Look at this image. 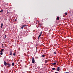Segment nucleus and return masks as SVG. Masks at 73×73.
<instances>
[{
  "label": "nucleus",
  "mask_w": 73,
  "mask_h": 73,
  "mask_svg": "<svg viewBox=\"0 0 73 73\" xmlns=\"http://www.w3.org/2000/svg\"><path fill=\"white\" fill-rule=\"evenodd\" d=\"M35 58L34 57H33L32 59V63L33 64H34L35 63Z\"/></svg>",
  "instance_id": "1"
},
{
  "label": "nucleus",
  "mask_w": 73,
  "mask_h": 73,
  "mask_svg": "<svg viewBox=\"0 0 73 73\" xmlns=\"http://www.w3.org/2000/svg\"><path fill=\"white\" fill-rule=\"evenodd\" d=\"M7 66L8 67H10V66H11V64H10L9 63H8L7 64Z\"/></svg>",
  "instance_id": "2"
},
{
  "label": "nucleus",
  "mask_w": 73,
  "mask_h": 73,
  "mask_svg": "<svg viewBox=\"0 0 73 73\" xmlns=\"http://www.w3.org/2000/svg\"><path fill=\"white\" fill-rule=\"evenodd\" d=\"M4 65H5V66H7V62H6L4 61Z\"/></svg>",
  "instance_id": "3"
},
{
  "label": "nucleus",
  "mask_w": 73,
  "mask_h": 73,
  "mask_svg": "<svg viewBox=\"0 0 73 73\" xmlns=\"http://www.w3.org/2000/svg\"><path fill=\"white\" fill-rule=\"evenodd\" d=\"M60 68L59 67H57V71H58V72H59L60 71Z\"/></svg>",
  "instance_id": "4"
},
{
  "label": "nucleus",
  "mask_w": 73,
  "mask_h": 73,
  "mask_svg": "<svg viewBox=\"0 0 73 73\" xmlns=\"http://www.w3.org/2000/svg\"><path fill=\"white\" fill-rule=\"evenodd\" d=\"M42 34V33H41L40 35H39L38 37V38L39 39V38L41 36V34Z\"/></svg>",
  "instance_id": "5"
},
{
  "label": "nucleus",
  "mask_w": 73,
  "mask_h": 73,
  "mask_svg": "<svg viewBox=\"0 0 73 73\" xmlns=\"http://www.w3.org/2000/svg\"><path fill=\"white\" fill-rule=\"evenodd\" d=\"M57 20H60V17H57Z\"/></svg>",
  "instance_id": "6"
},
{
  "label": "nucleus",
  "mask_w": 73,
  "mask_h": 73,
  "mask_svg": "<svg viewBox=\"0 0 73 73\" xmlns=\"http://www.w3.org/2000/svg\"><path fill=\"white\" fill-rule=\"evenodd\" d=\"M3 23H1V28H3Z\"/></svg>",
  "instance_id": "7"
},
{
  "label": "nucleus",
  "mask_w": 73,
  "mask_h": 73,
  "mask_svg": "<svg viewBox=\"0 0 73 73\" xmlns=\"http://www.w3.org/2000/svg\"><path fill=\"white\" fill-rule=\"evenodd\" d=\"M3 51H4V49H2L1 50L0 52H3Z\"/></svg>",
  "instance_id": "8"
},
{
  "label": "nucleus",
  "mask_w": 73,
  "mask_h": 73,
  "mask_svg": "<svg viewBox=\"0 0 73 73\" xmlns=\"http://www.w3.org/2000/svg\"><path fill=\"white\" fill-rule=\"evenodd\" d=\"M12 51H11L10 52V54H9V55L10 56H11V55H12Z\"/></svg>",
  "instance_id": "9"
},
{
  "label": "nucleus",
  "mask_w": 73,
  "mask_h": 73,
  "mask_svg": "<svg viewBox=\"0 0 73 73\" xmlns=\"http://www.w3.org/2000/svg\"><path fill=\"white\" fill-rule=\"evenodd\" d=\"M52 70H56V68H52Z\"/></svg>",
  "instance_id": "10"
},
{
  "label": "nucleus",
  "mask_w": 73,
  "mask_h": 73,
  "mask_svg": "<svg viewBox=\"0 0 73 73\" xmlns=\"http://www.w3.org/2000/svg\"><path fill=\"white\" fill-rule=\"evenodd\" d=\"M14 65H15V64L13 62L12 63V66H14Z\"/></svg>",
  "instance_id": "11"
},
{
  "label": "nucleus",
  "mask_w": 73,
  "mask_h": 73,
  "mask_svg": "<svg viewBox=\"0 0 73 73\" xmlns=\"http://www.w3.org/2000/svg\"><path fill=\"white\" fill-rule=\"evenodd\" d=\"M27 25H23V27L24 28V27H26Z\"/></svg>",
  "instance_id": "12"
},
{
  "label": "nucleus",
  "mask_w": 73,
  "mask_h": 73,
  "mask_svg": "<svg viewBox=\"0 0 73 73\" xmlns=\"http://www.w3.org/2000/svg\"><path fill=\"white\" fill-rule=\"evenodd\" d=\"M42 57H45V55H43L42 56Z\"/></svg>",
  "instance_id": "13"
},
{
  "label": "nucleus",
  "mask_w": 73,
  "mask_h": 73,
  "mask_svg": "<svg viewBox=\"0 0 73 73\" xmlns=\"http://www.w3.org/2000/svg\"><path fill=\"white\" fill-rule=\"evenodd\" d=\"M0 54H1V55H3V52H1Z\"/></svg>",
  "instance_id": "14"
},
{
  "label": "nucleus",
  "mask_w": 73,
  "mask_h": 73,
  "mask_svg": "<svg viewBox=\"0 0 73 73\" xmlns=\"http://www.w3.org/2000/svg\"><path fill=\"white\" fill-rule=\"evenodd\" d=\"M52 65H56V63H52Z\"/></svg>",
  "instance_id": "15"
},
{
  "label": "nucleus",
  "mask_w": 73,
  "mask_h": 73,
  "mask_svg": "<svg viewBox=\"0 0 73 73\" xmlns=\"http://www.w3.org/2000/svg\"><path fill=\"white\" fill-rule=\"evenodd\" d=\"M48 62V61L46 60H45V63H47Z\"/></svg>",
  "instance_id": "16"
},
{
  "label": "nucleus",
  "mask_w": 73,
  "mask_h": 73,
  "mask_svg": "<svg viewBox=\"0 0 73 73\" xmlns=\"http://www.w3.org/2000/svg\"><path fill=\"white\" fill-rule=\"evenodd\" d=\"M13 56H15V55H16V53H14L13 54Z\"/></svg>",
  "instance_id": "17"
},
{
  "label": "nucleus",
  "mask_w": 73,
  "mask_h": 73,
  "mask_svg": "<svg viewBox=\"0 0 73 73\" xmlns=\"http://www.w3.org/2000/svg\"><path fill=\"white\" fill-rule=\"evenodd\" d=\"M1 12H2V13H3V9L1 10Z\"/></svg>",
  "instance_id": "18"
},
{
  "label": "nucleus",
  "mask_w": 73,
  "mask_h": 73,
  "mask_svg": "<svg viewBox=\"0 0 73 73\" xmlns=\"http://www.w3.org/2000/svg\"><path fill=\"white\" fill-rule=\"evenodd\" d=\"M68 15V13H65V15Z\"/></svg>",
  "instance_id": "19"
},
{
  "label": "nucleus",
  "mask_w": 73,
  "mask_h": 73,
  "mask_svg": "<svg viewBox=\"0 0 73 73\" xmlns=\"http://www.w3.org/2000/svg\"><path fill=\"white\" fill-rule=\"evenodd\" d=\"M54 54H56V52H54Z\"/></svg>",
  "instance_id": "20"
},
{
  "label": "nucleus",
  "mask_w": 73,
  "mask_h": 73,
  "mask_svg": "<svg viewBox=\"0 0 73 73\" xmlns=\"http://www.w3.org/2000/svg\"><path fill=\"white\" fill-rule=\"evenodd\" d=\"M23 28H24L23 26L21 27V29H23Z\"/></svg>",
  "instance_id": "21"
},
{
  "label": "nucleus",
  "mask_w": 73,
  "mask_h": 73,
  "mask_svg": "<svg viewBox=\"0 0 73 73\" xmlns=\"http://www.w3.org/2000/svg\"><path fill=\"white\" fill-rule=\"evenodd\" d=\"M55 73H58V72H55Z\"/></svg>",
  "instance_id": "22"
},
{
  "label": "nucleus",
  "mask_w": 73,
  "mask_h": 73,
  "mask_svg": "<svg viewBox=\"0 0 73 73\" xmlns=\"http://www.w3.org/2000/svg\"><path fill=\"white\" fill-rule=\"evenodd\" d=\"M16 20H17L15 19V21H16Z\"/></svg>",
  "instance_id": "23"
},
{
  "label": "nucleus",
  "mask_w": 73,
  "mask_h": 73,
  "mask_svg": "<svg viewBox=\"0 0 73 73\" xmlns=\"http://www.w3.org/2000/svg\"><path fill=\"white\" fill-rule=\"evenodd\" d=\"M3 47H4V46H2V48H3Z\"/></svg>",
  "instance_id": "24"
},
{
  "label": "nucleus",
  "mask_w": 73,
  "mask_h": 73,
  "mask_svg": "<svg viewBox=\"0 0 73 73\" xmlns=\"http://www.w3.org/2000/svg\"><path fill=\"white\" fill-rule=\"evenodd\" d=\"M5 37H6V35H5Z\"/></svg>",
  "instance_id": "25"
},
{
  "label": "nucleus",
  "mask_w": 73,
  "mask_h": 73,
  "mask_svg": "<svg viewBox=\"0 0 73 73\" xmlns=\"http://www.w3.org/2000/svg\"><path fill=\"white\" fill-rule=\"evenodd\" d=\"M2 45L3 46V44H2Z\"/></svg>",
  "instance_id": "26"
},
{
  "label": "nucleus",
  "mask_w": 73,
  "mask_h": 73,
  "mask_svg": "<svg viewBox=\"0 0 73 73\" xmlns=\"http://www.w3.org/2000/svg\"><path fill=\"white\" fill-rule=\"evenodd\" d=\"M0 12H1V11H0Z\"/></svg>",
  "instance_id": "27"
},
{
  "label": "nucleus",
  "mask_w": 73,
  "mask_h": 73,
  "mask_svg": "<svg viewBox=\"0 0 73 73\" xmlns=\"http://www.w3.org/2000/svg\"><path fill=\"white\" fill-rule=\"evenodd\" d=\"M7 13H8V12H7Z\"/></svg>",
  "instance_id": "28"
}]
</instances>
